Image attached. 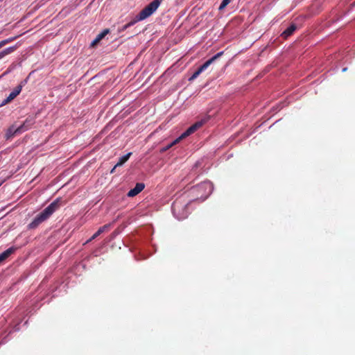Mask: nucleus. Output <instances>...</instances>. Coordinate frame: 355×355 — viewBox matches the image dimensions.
<instances>
[{
	"mask_svg": "<svg viewBox=\"0 0 355 355\" xmlns=\"http://www.w3.org/2000/svg\"><path fill=\"white\" fill-rule=\"evenodd\" d=\"M163 0H153L151 3H150L148 6H146L144 9H142L138 15H136L135 19L131 21L130 22L126 24L122 27V30H125L128 27L134 25L135 23L139 21H142L146 19V18L151 16L159 8L161 3Z\"/></svg>",
	"mask_w": 355,
	"mask_h": 355,
	"instance_id": "1",
	"label": "nucleus"
},
{
	"mask_svg": "<svg viewBox=\"0 0 355 355\" xmlns=\"http://www.w3.org/2000/svg\"><path fill=\"white\" fill-rule=\"evenodd\" d=\"M58 207V202H51L48 207H46L34 218L33 220L28 224V228H37L40 224L46 220L55 212Z\"/></svg>",
	"mask_w": 355,
	"mask_h": 355,
	"instance_id": "2",
	"label": "nucleus"
},
{
	"mask_svg": "<svg viewBox=\"0 0 355 355\" xmlns=\"http://www.w3.org/2000/svg\"><path fill=\"white\" fill-rule=\"evenodd\" d=\"M213 189L212 183L209 181H205L193 188L191 192L196 196V200L204 201L212 193Z\"/></svg>",
	"mask_w": 355,
	"mask_h": 355,
	"instance_id": "3",
	"label": "nucleus"
},
{
	"mask_svg": "<svg viewBox=\"0 0 355 355\" xmlns=\"http://www.w3.org/2000/svg\"><path fill=\"white\" fill-rule=\"evenodd\" d=\"M189 203H182L180 200H176L172 205V212L173 216L178 220H183L187 218L189 211L187 210Z\"/></svg>",
	"mask_w": 355,
	"mask_h": 355,
	"instance_id": "4",
	"label": "nucleus"
},
{
	"mask_svg": "<svg viewBox=\"0 0 355 355\" xmlns=\"http://www.w3.org/2000/svg\"><path fill=\"white\" fill-rule=\"evenodd\" d=\"M223 54V51L218 52L212 58L207 60L193 73V75L189 78V80L191 81L196 79L202 72L205 71L211 64H212L216 59L220 58Z\"/></svg>",
	"mask_w": 355,
	"mask_h": 355,
	"instance_id": "5",
	"label": "nucleus"
},
{
	"mask_svg": "<svg viewBox=\"0 0 355 355\" xmlns=\"http://www.w3.org/2000/svg\"><path fill=\"white\" fill-rule=\"evenodd\" d=\"M35 123V119L33 117H28L25 121L19 125L18 128L21 132V133L28 130Z\"/></svg>",
	"mask_w": 355,
	"mask_h": 355,
	"instance_id": "6",
	"label": "nucleus"
},
{
	"mask_svg": "<svg viewBox=\"0 0 355 355\" xmlns=\"http://www.w3.org/2000/svg\"><path fill=\"white\" fill-rule=\"evenodd\" d=\"M145 187V185L144 183L139 182L137 183L135 187L130 189L128 193V197H134L137 196L138 193H139Z\"/></svg>",
	"mask_w": 355,
	"mask_h": 355,
	"instance_id": "7",
	"label": "nucleus"
},
{
	"mask_svg": "<svg viewBox=\"0 0 355 355\" xmlns=\"http://www.w3.org/2000/svg\"><path fill=\"white\" fill-rule=\"evenodd\" d=\"M21 134L19 128H16L14 125H11L6 131L5 137L7 140L11 139L12 137L17 135Z\"/></svg>",
	"mask_w": 355,
	"mask_h": 355,
	"instance_id": "8",
	"label": "nucleus"
},
{
	"mask_svg": "<svg viewBox=\"0 0 355 355\" xmlns=\"http://www.w3.org/2000/svg\"><path fill=\"white\" fill-rule=\"evenodd\" d=\"M16 248L14 247H10L2 253L0 254V263L9 257L15 251Z\"/></svg>",
	"mask_w": 355,
	"mask_h": 355,
	"instance_id": "9",
	"label": "nucleus"
},
{
	"mask_svg": "<svg viewBox=\"0 0 355 355\" xmlns=\"http://www.w3.org/2000/svg\"><path fill=\"white\" fill-rule=\"evenodd\" d=\"M22 87L21 85H18L9 94V96L7 97V101H12L17 96H18L21 91Z\"/></svg>",
	"mask_w": 355,
	"mask_h": 355,
	"instance_id": "10",
	"label": "nucleus"
},
{
	"mask_svg": "<svg viewBox=\"0 0 355 355\" xmlns=\"http://www.w3.org/2000/svg\"><path fill=\"white\" fill-rule=\"evenodd\" d=\"M131 155V153H128V154L121 157L118 161V162L115 164L114 167L113 168V169L111 171V173H113L114 170L116 168V167H119V166H121L124 163H125L130 156Z\"/></svg>",
	"mask_w": 355,
	"mask_h": 355,
	"instance_id": "11",
	"label": "nucleus"
},
{
	"mask_svg": "<svg viewBox=\"0 0 355 355\" xmlns=\"http://www.w3.org/2000/svg\"><path fill=\"white\" fill-rule=\"evenodd\" d=\"M296 28L297 27L295 24H291L282 33V36L284 38H287L294 33Z\"/></svg>",
	"mask_w": 355,
	"mask_h": 355,
	"instance_id": "12",
	"label": "nucleus"
},
{
	"mask_svg": "<svg viewBox=\"0 0 355 355\" xmlns=\"http://www.w3.org/2000/svg\"><path fill=\"white\" fill-rule=\"evenodd\" d=\"M206 121L205 120H202L200 121H197L193 125L190 126L187 130L191 133L193 134L195 132L198 128H200Z\"/></svg>",
	"mask_w": 355,
	"mask_h": 355,
	"instance_id": "13",
	"label": "nucleus"
},
{
	"mask_svg": "<svg viewBox=\"0 0 355 355\" xmlns=\"http://www.w3.org/2000/svg\"><path fill=\"white\" fill-rule=\"evenodd\" d=\"M109 31L107 29L104 30L102 33H99L96 37L92 42L91 45L92 46H95L97 43H98L107 33Z\"/></svg>",
	"mask_w": 355,
	"mask_h": 355,
	"instance_id": "14",
	"label": "nucleus"
},
{
	"mask_svg": "<svg viewBox=\"0 0 355 355\" xmlns=\"http://www.w3.org/2000/svg\"><path fill=\"white\" fill-rule=\"evenodd\" d=\"M110 227V224L105 225L101 227L98 231L92 236L89 241L95 239L97 236H98L101 234L103 233L105 231H107Z\"/></svg>",
	"mask_w": 355,
	"mask_h": 355,
	"instance_id": "15",
	"label": "nucleus"
},
{
	"mask_svg": "<svg viewBox=\"0 0 355 355\" xmlns=\"http://www.w3.org/2000/svg\"><path fill=\"white\" fill-rule=\"evenodd\" d=\"M190 135H191L187 130L184 132L178 138H177L175 140H174L170 145H168L167 147H166V149H168L169 148H171V146H173L174 144L178 143L180 140L186 138L187 137L189 136Z\"/></svg>",
	"mask_w": 355,
	"mask_h": 355,
	"instance_id": "16",
	"label": "nucleus"
},
{
	"mask_svg": "<svg viewBox=\"0 0 355 355\" xmlns=\"http://www.w3.org/2000/svg\"><path fill=\"white\" fill-rule=\"evenodd\" d=\"M17 49V46H10L8 48L5 49L2 51L0 52V60L3 58L6 55L10 54L13 51H15Z\"/></svg>",
	"mask_w": 355,
	"mask_h": 355,
	"instance_id": "17",
	"label": "nucleus"
},
{
	"mask_svg": "<svg viewBox=\"0 0 355 355\" xmlns=\"http://www.w3.org/2000/svg\"><path fill=\"white\" fill-rule=\"evenodd\" d=\"M15 38H16V37H10V38L1 40L0 42V49L2 48L3 46H4L5 45H6L7 44L12 42Z\"/></svg>",
	"mask_w": 355,
	"mask_h": 355,
	"instance_id": "18",
	"label": "nucleus"
},
{
	"mask_svg": "<svg viewBox=\"0 0 355 355\" xmlns=\"http://www.w3.org/2000/svg\"><path fill=\"white\" fill-rule=\"evenodd\" d=\"M232 0H223L218 9L220 10H223L231 1Z\"/></svg>",
	"mask_w": 355,
	"mask_h": 355,
	"instance_id": "19",
	"label": "nucleus"
},
{
	"mask_svg": "<svg viewBox=\"0 0 355 355\" xmlns=\"http://www.w3.org/2000/svg\"><path fill=\"white\" fill-rule=\"evenodd\" d=\"M12 68H13V67H9V68L7 69V71H5V72L3 73V76L6 75V74H8V73H10V72L12 71Z\"/></svg>",
	"mask_w": 355,
	"mask_h": 355,
	"instance_id": "20",
	"label": "nucleus"
},
{
	"mask_svg": "<svg viewBox=\"0 0 355 355\" xmlns=\"http://www.w3.org/2000/svg\"><path fill=\"white\" fill-rule=\"evenodd\" d=\"M10 101H7V98L2 102L1 105H6L8 103H10Z\"/></svg>",
	"mask_w": 355,
	"mask_h": 355,
	"instance_id": "21",
	"label": "nucleus"
},
{
	"mask_svg": "<svg viewBox=\"0 0 355 355\" xmlns=\"http://www.w3.org/2000/svg\"><path fill=\"white\" fill-rule=\"evenodd\" d=\"M347 70V68H343V71H345Z\"/></svg>",
	"mask_w": 355,
	"mask_h": 355,
	"instance_id": "22",
	"label": "nucleus"
}]
</instances>
